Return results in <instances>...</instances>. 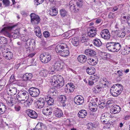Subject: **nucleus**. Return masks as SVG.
<instances>
[{"instance_id": "nucleus-1", "label": "nucleus", "mask_w": 130, "mask_h": 130, "mask_svg": "<svg viewBox=\"0 0 130 130\" xmlns=\"http://www.w3.org/2000/svg\"><path fill=\"white\" fill-rule=\"evenodd\" d=\"M16 25H14L11 26H7L2 28L0 31V34H4L6 36L9 38H13L14 39L19 38L20 33L19 30L16 29L14 31L10 33L9 31L12 30L13 28L16 26Z\"/></svg>"}, {"instance_id": "nucleus-2", "label": "nucleus", "mask_w": 130, "mask_h": 130, "mask_svg": "<svg viewBox=\"0 0 130 130\" xmlns=\"http://www.w3.org/2000/svg\"><path fill=\"white\" fill-rule=\"evenodd\" d=\"M50 80L52 85L58 88L62 87L64 84L63 77L59 75H54L52 76Z\"/></svg>"}, {"instance_id": "nucleus-3", "label": "nucleus", "mask_w": 130, "mask_h": 130, "mask_svg": "<svg viewBox=\"0 0 130 130\" xmlns=\"http://www.w3.org/2000/svg\"><path fill=\"white\" fill-rule=\"evenodd\" d=\"M82 5V0H72L69 3L70 9L72 12H77Z\"/></svg>"}, {"instance_id": "nucleus-4", "label": "nucleus", "mask_w": 130, "mask_h": 130, "mask_svg": "<svg viewBox=\"0 0 130 130\" xmlns=\"http://www.w3.org/2000/svg\"><path fill=\"white\" fill-rule=\"evenodd\" d=\"M106 46L109 51L115 52L120 50L121 45L119 43L109 42L106 43Z\"/></svg>"}, {"instance_id": "nucleus-5", "label": "nucleus", "mask_w": 130, "mask_h": 130, "mask_svg": "<svg viewBox=\"0 0 130 130\" xmlns=\"http://www.w3.org/2000/svg\"><path fill=\"white\" fill-rule=\"evenodd\" d=\"M123 89V86L119 84L115 85L111 88V94L114 96H117L121 93Z\"/></svg>"}, {"instance_id": "nucleus-6", "label": "nucleus", "mask_w": 130, "mask_h": 130, "mask_svg": "<svg viewBox=\"0 0 130 130\" xmlns=\"http://www.w3.org/2000/svg\"><path fill=\"white\" fill-rule=\"evenodd\" d=\"M29 96L28 93L26 91H20L17 95V98L19 101H24Z\"/></svg>"}, {"instance_id": "nucleus-7", "label": "nucleus", "mask_w": 130, "mask_h": 130, "mask_svg": "<svg viewBox=\"0 0 130 130\" xmlns=\"http://www.w3.org/2000/svg\"><path fill=\"white\" fill-rule=\"evenodd\" d=\"M40 59L42 62L47 63L51 59V56L48 54H43L40 56Z\"/></svg>"}, {"instance_id": "nucleus-8", "label": "nucleus", "mask_w": 130, "mask_h": 130, "mask_svg": "<svg viewBox=\"0 0 130 130\" xmlns=\"http://www.w3.org/2000/svg\"><path fill=\"white\" fill-rule=\"evenodd\" d=\"M101 37L104 39L108 40L110 37V33L108 30L105 29L103 30L100 34Z\"/></svg>"}, {"instance_id": "nucleus-9", "label": "nucleus", "mask_w": 130, "mask_h": 130, "mask_svg": "<svg viewBox=\"0 0 130 130\" xmlns=\"http://www.w3.org/2000/svg\"><path fill=\"white\" fill-rule=\"evenodd\" d=\"M28 91L30 95L34 97H37L39 95L40 93L39 89L35 87L30 88Z\"/></svg>"}, {"instance_id": "nucleus-10", "label": "nucleus", "mask_w": 130, "mask_h": 130, "mask_svg": "<svg viewBox=\"0 0 130 130\" xmlns=\"http://www.w3.org/2000/svg\"><path fill=\"white\" fill-rule=\"evenodd\" d=\"M31 22L33 25L38 24L40 21V18L38 16L34 13H32L30 15Z\"/></svg>"}, {"instance_id": "nucleus-11", "label": "nucleus", "mask_w": 130, "mask_h": 130, "mask_svg": "<svg viewBox=\"0 0 130 130\" xmlns=\"http://www.w3.org/2000/svg\"><path fill=\"white\" fill-rule=\"evenodd\" d=\"M74 89V86L72 83H68L65 87V92L67 94H70L73 92Z\"/></svg>"}, {"instance_id": "nucleus-12", "label": "nucleus", "mask_w": 130, "mask_h": 130, "mask_svg": "<svg viewBox=\"0 0 130 130\" xmlns=\"http://www.w3.org/2000/svg\"><path fill=\"white\" fill-rule=\"evenodd\" d=\"M26 113L30 117L35 119L37 117V115L35 111L32 110L28 109L26 110Z\"/></svg>"}, {"instance_id": "nucleus-13", "label": "nucleus", "mask_w": 130, "mask_h": 130, "mask_svg": "<svg viewBox=\"0 0 130 130\" xmlns=\"http://www.w3.org/2000/svg\"><path fill=\"white\" fill-rule=\"evenodd\" d=\"M64 64L63 62L58 61L55 63L54 64V67L55 69L57 70L60 71L63 69L64 67Z\"/></svg>"}, {"instance_id": "nucleus-14", "label": "nucleus", "mask_w": 130, "mask_h": 130, "mask_svg": "<svg viewBox=\"0 0 130 130\" xmlns=\"http://www.w3.org/2000/svg\"><path fill=\"white\" fill-rule=\"evenodd\" d=\"M96 34V29L95 28L91 27L89 29L88 32V35L90 37H93L95 36Z\"/></svg>"}, {"instance_id": "nucleus-15", "label": "nucleus", "mask_w": 130, "mask_h": 130, "mask_svg": "<svg viewBox=\"0 0 130 130\" xmlns=\"http://www.w3.org/2000/svg\"><path fill=\"white\" fill-rule=\"evenodd\" d=\"M67 45L65 44H61V45H57L56 47V51L57 53H59V54H60L65 47H66Z\"/></svg>"}, {"instance_id": "nucleus-16", "label": "nucleus", "mask_w": 130, "mask_h": 130, "mask_svg": "<svg viewBox=\"0 0 130 130\" xmlns=\"http://www.w3.org/2000/svg\"><path fill=\"white\" fill-rule=\"evenodd\" d=\"M74 102L77 105H80L84 102V98L82 96H77L74 98Z\"/></svg>"}, {"instance_id": "nucleus-17", "label": "nucleus", "mask_w": 130, "mask_h": 130, "mask_svg": "<svg viewBox=\"0 0 130 130\" xmlns=\"http://www.w3.org/2000/svg\"><path fill=\"white\" fill-rule=\"evenodd\" d=\"M113 33L114 34V35L116 37L121 38L124 37L125 35V33L123 30H118L115 31H113Z\"/></svg>"}, {"instance_id": "nucleus-18", "label": "nucleus", "mask_w": 130, "mask_h": 130, "mask_svg": "<svg viewBox=\"0 0 130 130\" xmlns=\"http://www.w3.org/2000/svg\"><path fill=\"white\" fill-rule=\"evenodd\" d=\"M53 113L54 115L58 118L61 117L63 115L62 111L60 109L57 108L55 109Z\"/></svg>"}, {"instance_id": "nucleus-19", "label": "nucleus", "mask_w": 130, "mask_h": 130, "mask_svg": "<svg viewBox=\"0 0 130 130\" xmlns=\"http://www.w3.org/2000/svg\"><path fill=\"white\" fill-rule=\"evenodd\" d=\"M121 110V108L117 105H114L111 109L110 111L111 113L115 114L119 112Z\"/></svg>"}, {"instance_id": "nucleus-20", "label": "nucleus", "mask_w": 130, "mask_h": 130, "mask_svg": "<svg viewBox=\"0 0 130 130\" xmlns=\"http://www.w3.org/2000/svg\"><path fill=\"white\" fill-rule=\"evenodd\" d=\"M52 112V107H48L47 108H44L42 110L43 114L46 116L51 115Z\"/></svg>"}, {"instance_id": "nucleus-21", "label": "nucleus", "mask_w": 130, "mask_h": 130, "mask_svg": "<svg viewBox=\"0 0 130 130\" xmlns=\"http://www.w3.org/2000/svg\"><path fill=\"white\" fill-rule=\"evenodd\" d=\"M97 80V77L94 75L91 76L88 80V84L89 85L92 86Z\"/></svg>"}, {"instance_id": "nucleus-22", "label": "nucleus", "mask_w": 130, "mask_h": 130, "mask_svg": "<svg viewBox=\"0 0 130 130\" xmlns=\"http://www.w3.org/2000/svg\"><path fill=\"white\" fill-rule=\"evenodd\" d=\"M90 109L93 112L96 111L98 109V106L94 102H90L89 104Z\"/></svg>"}, {"instance_id": "nucleus-23", "label": "nucleus", "mask_w": 130, "mask_h": 130, "mask_svg": "<svg viewBox=\"0 0 130 130\" xmlns=\"http://www.w3.org/2000/svg\"><path fill=\"white\" fill-rule=\"evenodd\" d=\"M98 59L96 57H94L93 59H88L87 60L88 63L92 66H94L97 63Z\"/></svg>"}, {"instance_id": "nucleus-24", "label": "nucleus", "mask_w": 130, "mask_h": 130, "mask_svg": "<svg viewBox=\"0 0 130 130\" xmlns=\"http://www.w3.org/2000/svg\"><path fill=\"white\" fill-rule=\"evenodd\" d=\"M7 93L8 95H14L16 93L17 91L16 88L15 87L8 89Z\"/></svg>"}, {"instance_id": "nucleus-25", "label": "nucleus", "mask_w": 130, "mask_h": 130, "mask_svg": "<svg viewBox=\"0 0 130 130\" xmlns=\"http://www.w3.org/2000/svg\"><path fill=\"white\" fill-rule=\"evenodd\" d=\"M77 59L78 61L80 62L84 63L86 61L87 58L85 55H81L78 56Z\"/></svg>"}, {"instance_id": "nucleus-26", "label": "nucleus", "mask_w": 130, "mask_h": 130, "mask_svg": "<svg viewBox=\"0 0 130 130\" xmlns=\"http://www.w3.org/2000/svg\"><path fill=\"white\" fill-rule=\"evenodd\" d=\"M7 102L8 105L9 106H12L14 105L15 103V99L11 98V97H8Z\"/></svg>"}, {"instance_id": "nucleus-27", "label": "nucleus", "mask_w": 130, "mask_h": 130, "mask_svg": "<svg viewBox=\"0 0 130 130\" xmlns=\"http://www.w3.org/2000/svg\"><path fill=\"white\" fill-rule=\"evenodd\" d=\"M69 50L67 46V45L66 47H65L64 49L60 53V55L64 57H66L67 56H68L70 53Z\"/></svg>"}, {"instance_id": "nucleus-28", "label": "nucleus", "mask_w": 130, "mask_h": 130, "mask_svg": "<svg viewBox=\"0 0 130 130\" xmlns=\"http://www.w3.org/2000/svg\"><path fill=\"white\" fill-rule=\"evenodd\" d=\"M85 54L87 55L93 56L96 54V53L92 50L88 49L85 50Z\"/></svg>"}, {"instance_id": "nucleus-29", "label": "nucleus", "mask_w": 130, "mask_h": 130, "mask_svg": "<svg viewBox=\"0 0 130 130\" xmlns=\"http://www.w3.org/2000/svg\"><path fill=\"white\" fill-rule=\"evenodd\" d=\"M71 41L73 45L75 46L78 45L79 42L78 38L75 37L72 38Z\"/></svg>"}, {"instance_id": "nucleus-30", "label": "nucleus", "mask_w": 130, "mask_h": 130, "mask_svg": "<svg viewBox=\"0 0 130 130\" xmlns=\"http://www.w3.org/2000/svg\"><path fill=\"white\" fill-rule=\"evenodd\" d=\"M78 115L80 118H84L87 116V113L85 110H81L78 112Z\"/></svg>"}, {"instance_id": "nucleus-31", "label": "nucleus", "mask_w": 130, "mask_h": 130, "mask_svg": "<svg viewBox=\"0 0 130 130\" xmlns=\"http://www.w3.org/2000/svg\"><path fill=\"white\" fill-rule=\"evenodd\" d=\"M37 103L38 108H41L44 106L45 104V101L44 99H42L38 100Z\"/></svg>"}, {"instance_id": "nucleus-32", "label": "nucleus", "mask_w": 130, "mask_h": 130, "mask_svg": "<svg viewBox=\"0 0 130 130\" xmlns=\"http://www.w3.org/2000/svg\"><path fill=\"white\" fill-rule=\"evenodd\" d=\"M27 99L24 103V105L26 107L30 105L33 101V99L31 97H28L27 98Z\"/></svg>"}, {"instance_id": "nucleus-33", "label": "nucleus", "mask_w": 130, "mask_h": 130, "mask_svg": "<svg viewBox=\"0 0 130 130\" xmlns=\"http://www.w3.org/2000/svg\"><path fill=\"white\" fill-rule=\"evenodd\" d=\"M4 56L7 59L10 60L13 57V54L10 51L7 52L4 54Z\"/></svg>"}, {"instance_id": "nucleus-34", "label": "nucleus", "mask_w": 130, "mask_h": 130, "mask_svg": "<svg viewBox=\"0 0 130 130\" xmlns=\"http://www.w3.org/2000/svg\"><path fill=\"white\" fill-rule=\"evenodd\" d=\"M17 83L19 86L23 87H25L26 86L27 82L26 81L25 79L19 80L18 81Z\"/></svg>"}, {"instance_id": "nucleus-35", "label": "nucleus", "mask_w": 130, "mask_h": 130, "mask_svg": "<svg viewBox=\"0 0 130 130\" xmlns=\"http://www.w3.org/2000/svg\"><path fill=\"white\" fill-rule=\"evenodd\" d=\"M102 89V87L99 85H97L94 86L93 91L95 93H99Z\"/></svg>"}, {"instance_id": "nucleus-36", "label": "nucleus", "mask_w": 130, "mask_h": 130, "mask_svg": "<svg viewBox=\"0 0 130 130\" xmlns=\"http://www.w3.org/2000/svg\"><path fill=\"white\" fill-rule=\"evenodd\" d=\"M87 72L89 75H91L94 74L95 72V69L93 67L88 68L86 70Z\"/></svg>"}, {"instance_id": "nucleus-37", "label": "nucleus", "mask_w": 130, "mask_h": 130, "mask_svg": "<svg viewBox=\"0 0 130 130\" xmlns=\"http://www.w3.org/2000/svg\"><path fill=\"white\" fill-rule=\"evenodd\" d=\"M48 72L46 69H43L39 72V74L42 77H46L48 74Z\"/></svg>"}, {"instance_id": "nucleus-38", "label": "nucleus", "mask_w": 130, "mask_h": 130, "mask_svg": "<svg viewBox=\"0 0 130 130\" xmlns=\"http://www.w3.org/2000/svg\"><path fill=\"white\" fill-rule=\"evenodd\" d=\"M50 11V14L52 16H56L57 14V9L56 8L54 9L51 8Z\"/></svg>"}, {"instance_id": "nucleus-39", "label": "nucleus", "mask_w": 130, "mask_h": 130, "mask_svg": "<svg viewBox=\"0 0 130 130\" xmlns=\"http://www.w3.org/2000/svg\"><path fill=\"white\" fill-rule=\"evenodd\" d=\"M33 76L32 74L30 73H27L24 74L23 76V78L25 80H30Z\"/></svg>"}, {"instance_id": "nucleus-40", "label": "nucleus", "mask_w": 130, "mask_h": 130, "mask_svg": "<svg viewBox=\"0 0 130 130\" xmlns=\"http://www.w3.org/2000/svg\"><path fill=\"white\" fill-rule=\"evenodd\" d=\"M35 32L36 36L39 38H40L41 35L40 29L39 27L37 26L35 27Z\"/></svg>"}, {"instance_id": "nucleus-41", "label": "nucleus", "mask_w": 130, "mask_h": 130, "mask_svg": "<svg viewBox=\"0 0 130 130\" xmlns=\"http://www.w3.org/2000/svg\"><path fill=\"white\" fill-rule=\"evenodd\" d=\"M45 101L49 105H52L54 104V100L53 99L50 98V97H49V98H45Z\"/></svg>"}, {"instance_id": "nucleus-42", "label": "nucleus", "mask_w": 130, "mask_h": 130, "mask_svg": "<svg viewBox=\"0 0 130 130\" xmlns=\"http://www.w3.org/2000/svg\"><path fill=\"white\" fill-rule=\"evenodd\" d=\"M6 109L5 105L3 104H0V114L3 113L6 111Z\"/></svg>"}, {"instance_id": "nucleus-43", "label": "nucleus", "mask_w": 130, "mask_h": 130, "mask_svg": "<svg viewBox=\"0 0 130 130\" xmlns=\"http://www.w3.org/2000/svg\"><path fill=\"white\" fill-rule=\"evenodd\" d=\"M94 45L97 47H100L102 45V43L101 41L98 39H95L93 41Z\"/></svg>"}, {"instance_id": "nucleus-44", "label": "nucleus", "mask_w": 130, "mask_h": 130, "mask_svg": "<svg viewBox=\"0 0 130 130\" xmlns=\"http://www.w3.org/2000/svg\"><path fill=\"white\" fill-rule=\"evenodd\" d=\"M6 80L4 78H2L0 80V91L3 88L5 85Z\"/></svg>"}, {"instance_id": "nucleus-45", "label": "nucleus", "mask_w": 130, "mask_h": 130, "mask_svg": "<svg viewBox=\"0 0 130 130\" xmlns=\"http://www.w3.org/2000/svg\"><path fill=\"white\" fill-rule=\"evenodd\" d=\"M7 40L6 38L4 37H0V47H1L3 44L6 43Z\"/></svg>"}, {"instance_id": "nucleus-46", "label": "nucleus", "mask_w": 130, "mask_h": 130, "mask_svg": "<svg viewBox=\"0 0 130 130\" xmlns=\"http://www.w3.org/2000/svg\"><path fill=\"white\" fill-rule=\"evenodd\" d=\"M49 92L51 95H56L57 93V90L55 88H51Z\"/></svg>"}, {"instance_id": "nucleus-47", "label": "nucleus", "mask_w": 130, "mask_h": 130, "mask_svg": "<svg viewBox=\"0 0 130 130\" xmlns=\"http://www.w3.org/2000/svg\"><path fill=\"white\" fill-rule=\"evenodd\" d=\"M29 35L26 34L25 35L21 37V39L23 41L25 42H27L28 40L30 38Z\"/></svg>"}, {"instance_id": "nucleus-48", "label": "nucleus", "mask_w": 130, "mask_h": 130, "mask_svg": "<svg viewBox=\"0 0 130 130\" xmlns=\"http://www.w3.org/2000/svg\"><path fill=\"white\" fill-rule=\"evenodd\" d=\"M60 14L61 17H65L67 15V12L64 9H62L60 11Z\"/></svg>"}, {"instance_id": "nucleus-49", "label": "nucleus", "mask_w": 130, "mask_h": 130, "mask_svg": "<svg viewBox=\"0 0 130 130\" xmlns=\"http://www.w3.org/2000/svg\"><path fill=\"white\" fill-rule=\"evenodd\" d=\"M97 126V125L95 123H93L91 122L88 123L87 124V128L88 129H93V128L96 127Z\"/></svg>"}, {"instance_id": "nucleus-50", "label": "nucleus", "mask_w": 130, "mask_h": 130, "mask_svg": "<svg viewBox=\"0 0 130 130\" xmlns=\"http://www.w3.org/2000/svg\"><path fill=\"white\" fill-rule=\"evenodd\" d=\"M107 113H106L102 114L101 118V121H103V123L105 124H107L106 123H105L106 121L105 120L107 121L106 119L107 118Z\"/></svg>"}, {"instance_id": "nucleus-51", "label": "nucleus", "mask_w": 130, "mask_h": 130, "mask_svg": "<svg viewBox=\"0 0 130 130\" xmlns=\"http://www.w3.org/2000/svg\"><path fill=\"white\" fill-rule=\"evenodd\" d=\"M66 100V97L64 95H62L59 97V100L62 103H63L65 102Z\"/></svg>"}, {"instance_id": "nucleus-52", "label": "nucleus", "mask_w": 130, "mask_h": 130, "mask_svg": "<svg viewBox=\"0 0 130 130\" xmlns=\"http://www.w3.org/2000/svg\"><path fill=\"white\" fill-rule=\"evenodd\" d=\"M21 108V105L19 103L15 105L14 106V109L17 112L19 111L20 110Z\"/></svg>"}, {"instance_id": "nucleus-53", "label": "nucleus", "mask_w": 130, "mask_h": 130, "mask_svg": "<svg viewBox=\"0 0 130 130\" xmlns=\"http://www.w3.org/2000/svg\"><path fill=\"white\" fill-rule=\"evenodd\" d=\"M34 42V40L33 39H31L30 37L27 41L26 44L28 46H30L32 43Z\"/></svg>"}, {"instance_id": "nucleus-54", "label": "nucleus", "mask_w": 130, "mask_h": 130, "mask_svg": "<svg viewBox=\"0 0 130 130\" xmlns=\"http://www.w3.org/2000/svg\"><path fill=\"white\" fill-rule=\"evenodd\" d=\"M55 68L53 67H52L50 68L49 70V71H48V73L50 74H53L55 73Z\"/></svg>"}, {"instance_id": "nucleus-55", "label": "nucleus", "mask_w": 130, "mask_h": 130, "mask_svg": "<svg viewBox=\"0 0 130 130\" xmlns=\"http://www.w3.org/2000/svg\"><path fill=\"white\" fill-rule=\"evenodd\" d=\"M122 18L124 19H125L127 20V23L128 25L129 26L130 25V23L129 22V21L130 20V15H127V17L126 16H123Z\"/></svg>"}, {"instance_id": "nucleus-56", "label": "nucleus", "mask_w": 130, "mask_h": 130, "mask_svg": "<svg viewBox=\"0 0 130 130\" xmlns=\"http://www.w3.org/2000/svg\"><path fill=\"white\" fill-rule=\"evenodd\" d=\"M110 82H109L106 80L105 81V80L102 83L103 85L105 87H108L110 85Z\"/></svg>"}, {"instance_id": "nucleus-57", "label": "nucleus", "mask_w": 130, "mask_h": 130, "mask_svg": "<svg viewBox=\"0 0 130 130\" xmlns=\"http://www.w3.org/2000/svg\"><path fill=\"white\" fill-rule=\"evenodd\" d=\"M3 2L5 6H8L9 5L10 2L9 0H3Z\"/></svg>"}, {"instance_id": "nucleus-58", "label": "nucleus", "mask_w": 130, "mask_h": 130, "mask_svg": "<svg viewBox=\"0 0 130 130\" xmlns=\"http://www.w3.org/2000/svg\"><path fill=\"white\" fill-rule=\"evenodd\" d=\"M106 105V103H99V107L100 108H103Z\"/></svg>"}, {"instance_id": "nucleus-59", "label": "nucleus", "mask_w": 130, "mask_h": 130, "mask_svg": "<svg viewBox=\"0 0 130 130\" xmlns=\"http://www.w3.org/2000/svg\"><path fill=\"white\" fill-rule=\"evenodd\" d=\"M123 71L122 70H118L117 72V73H115L116 74H118V75L119 76H120L123 75Z\"/></svg>"}, {"instance_id": "nucleus-60", "label": "nucleus", "mask_w": 130, "mask_h": 130, "mask_svg": "<svg viewBox=\"0 0 130 130\" xmlns=\"http://www.w3.org/2000/svg\"><path fill=\"white\" fill-rule=\"evenodd\" d=\"M43 35L45 38H47L50 36V34L48 32L45 31L43 32Z\"/></svg>"}, {"instance_id": "nucleus-61", "label": "nucleus", "mask_w": 130, "mask_h": 130, "mask_svg": "<svg viewBox=\"0 0 130 130\" xmlns=\"http://www.w3.org/2000/svg\"><path fill=\"white\" fill-rule=\"evenodd\" d=\"M108 17L110 19H112L115 17V15L114 13H110L109 14Z\"/></svg>"}, {"instance_id": "nucleus-62", "label": "nucleus", "mask_w": 130, "mask_h": 130, "mask_svg": "<svg viewBox=\"0 0 130 130\" xmlns=\"http://www.w3.org/2000/svg\"><path fill=\"white\" fill-rule=\"evenodd\" d=\"M43 1V0H34V1L35 3L37 2V4L36 5H38L42 3Z\"/></svg>"}, {"instance_id": "nucleus-63", "label": "nucleus", "mask_w": 130, "mask_h": 130, "mask_svg": "<svg viewBox=\"0 0 130 130\" xmlns=\"http://www.w3.org/2000/svg\"><path fill=\"white\" fill-rule=\"evenodd\" d=\"M39 127H41V125L40 124H38L36 125L35 127V128L33 130H41L40 128H38Z\"/></svg>"}, {"instance_id": "nucleus-64", "label": "nucleus", "mask_w": 130, "mask_h": 130, "mask_svg": "<svg viewBox=\"0 0 130 130\" xmlns=\"http://www.w3.org/2000/svg\"><path fill=\"white\" fill-rule=\"evenodd\" d=\"M130 47H127L126 48H125L124 50L126 51V54H128L130 52Z\"/></svg>"}]
</instances>
